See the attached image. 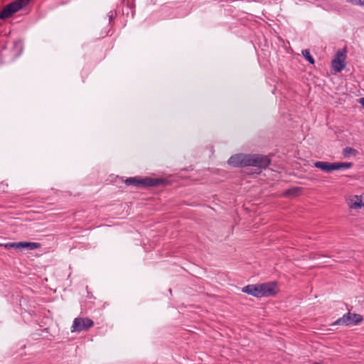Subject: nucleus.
<instances>
[{
  "label": "nucleus",
  "instance_id": "obj_21",
  "mask_svg": "<svg viewBox=\"0 0 364 364\" xmlns=\"http://www.w3.org/2000/svg\"><path fill=\"white\" fill-rule=\"evenodd\" d=\"M314 364H321V363L315 362V363H314Z\"/></svg>",
  "mask_w": 364,
  "mask_h": 364
},
{
  "label": "nucleus",
  "instance_id": "obj_19",
  "mask_svg": "<svg viewBox=\"0 0 364 364\" xmlns=\"http://www.w3.org/2000/svg\"><path fill=\"white\" fill-rule=\"evenodd\" d=\"M291 189L287 190V191L285 192L286 195H289V194L291 193Z\"/></svg>",
  "mask_w": 364,
  "mask_h": 364
},
{
  "label": "nucleus",
  "instance_id": "obj_6",
  "mask_svg": "<svg viewBox=\"0 0 364 364\" xmlns=\"http://www.w3.org/2000/svg\"><path fill=\"white\" fill-rule=\"evenodd\" d=\"M94 326V322L89 318L78 317L75 318L73 321L71 327L72 332H80L82 331H87Z\"/></svg>",
  "mask_w": 364,
  "mask_h": 364
},
{
  "label": "nucleus",
  "instance_id": "obj_9",
  "mask_svg": "<svg viewBox=\"0 0 364 364\" xmlns=\"http://www.w3.org/2000/svg\"><path fill=\"white\" fill-rule=\"evenodd\" d=\"M248 154H236L230 157L228 161L229 165L233 167L247 166Z\"/></svg>",
  "mask_w": 364,
  "mask_h": 364
},
{
  "label": "nucleus",
  "instance_id": "obj_18",
  "mask_svg": "<svg viewBox=\"0 0 364 364\" xmlns=\"http://www.w3.org/2000/svg\"><path fill=\"white\" fill-rule=\"evenodd\" d=\"M360 103L364 107V97L360 99Z\"/></svg>",
  "mask_w": 364,
  "mask_h": 364
},
{
  "label": "nucleus",
  "instance_id": "obj_17",
  "mask_svg": "<svg viewBox=\"0 0 364 364\" xmlns=\"http://www.w3.org/2000/svg\"><path fill=\"white\" fill-rule=\"evenodd\" d=\"M114 11H111L109 12L108 14V17H109V23H111L114 18Z\"/></svg>",
  "mask_w": 364,
  "mask_h": 364
},
{
  "label": "nucleus",
  "instance_id": "obj_12",
  "mask_svg": "<svg viewBox=\"0 0 364 364\" xmlns=\"http://www.w3.org/2000/svg\"><path fill=\"white\" fill-rule=\"evenodd\" d=\"M41 247V244L39 242H26V241L19 242V249L26 248L29 250H33L38 249Z\"/></svg>",
  "mask_w": 364,
  "mask_h": 364
},
{
  "label": "nucleus",
  "instance_id": "obj_16",
  "mask_svg": "<svg viewBox=\"0 0 364 364\" xmlns=\"http://www.w3.org/2000/svg\"><path fill=\"white\" fill-rule=\"evenodd\" d=\"M348 2L355 5L364 6V0H346Z\"/></svg>",
  "mask_w": 364,
  "mask_h": 364
},
{
  "label": "nucleus",
  "instance_id": "obj_10",
  "mask_svg": "<svg viewBox=\"0 0 364 364\" xmlns=\"http://www.w3.org/2000/svg\"><path fill=\"white\" fill-rule=\"evenodd\" d=\"M242 291L255 297L260 298L259 284H248L242 288Z\"/></svg>",
  "mask_w": 364,
  "mask_h": 364
},
{
  "label": "nucleus",
  "instance_id": "obj_20",
  "mask_svg": "<svg viewBox=\"0 0 364 364\" xmlns=\"http://www.w3.org/2000/svg\"><path fill=\"white\" fill-rule=\"evenodd\" d=\"M1 185L3 186H6V187L8 186L7 183H1Z\"/></svg>",
  "mask_w": 364,
  "mask_h": 364
},
{
  "label": "nucleus",
  "instance_id": "obj_2",
  "mask_svg": "<svg viewBox=\"0 0 364 364\" xmlns=\"http://www.w3.org/2000/svg\"><path fill=\"white\" fill-rule=\"evenodd\" d=\"M271 163L269 156L259 154H248L247 166H254L257 168L256 173L259 174L262 169H265Z\"/></svg>",
  "mask_w": 364,
  "mask_h": 364
},
{
  "label": "nucleus",
  "instance_id": "obj_5",
  "mask_svg": "<svg viewBox=\"0 0 364 364\" xmlns=\"http://www.w3.org/2000/svg\"><path fill=\"white\" fill-rule=\"evenodd\" d=\"M363 320L360 314L348 312L345 314L341 318L337 319L333 325L350 326L356 325L361 323Z\"/></svg>",
  "mask_w": 364,
  "mask_h": 364
},
{
  "label": "nucleus",
  "instance_id": "obj_4",
  "mask_svg": "<svg viewBox=\"0 0 364 364\" xmlns=\"http://www.w3.org/2000/svg\"><path fill=\"white\" fill-rule=\"evenodd\" d=\"M29 1L30 0H15L12 1L6 5L0 12V18L1 19L9 18L13 14L27 6Z\"/></svg>",
  "mask_w": 364,
  "mask_h": 364
},
{
  "label": "nucleus",
  "instance_id": "obj_3",
  "mask_svg": "<svg viewBox=\"0 0 364 364\" xmlns=\"http://www.w3.org/2000/svg\"><path fill=\"white\" fill-rule=\"evenodd\" d=\"M353 164L351 162H335L329 163L326 161H316L314 166L326 173H331L333 171L341 169H348L353 166Z\"/></svg>",
  "mask_w": 364,
  "mask_h": 364
},
{
  "label": "nucleus",
  "instance_id": "obj_8",
  "mask_svg": "<svg viewBox=\"0 0 364 364\" xmlns=\"http://www.w3.org/2000/svg\"><path fill=\"white\" fill-rule=\"evenodd\" d=\"M260 298L275 296L278 292L277 284L275 282L259 284Z\"/></svg>",
  "mask_w": 364,
  "mask_h": 364
},
{
  "label": "nucleus",
  "instance_id": "obj_14",
  "mask_svg": "<svg viewBox=\"0 0 364 364\" xmlns=\"http://www.w3.org/2000/svg\"><path fill=\"white\" fill-rule=\"evenodd\" d=\"M357 151L351 147H346L343 150V154L345 157H348L350 155L353 154L355 155L357 154Z\"/></svg>",
  "mask_w": 364,
  "mask_h": 364
},
{
  "label": "nucleus",
  "instance_id": "obj_7",
  "mask_svg": "<svg viewBox=\"0 0 364 364\" xmlns=\"http://www.w3.org/2000/svg\"><path fill=\"white\" fill-rule=\"evenodd\" d=\"M346 48L338 50L331 62L332 69L336 72H341L346 67Z\"/></svg>",
  "mask_w": 364,
  "mask_h": 364
},
{
  "label": "nucleus",
  "instance_id": "obj_11",
  "mask_svg": "<svg viewBox=\"0 0 364 364\" xmlns=\"http://www.w3.org/2000/svg\"><path fill=\"white\" fill-rule=\"evenodd\" d=\"M364 205V199H363L362 196H353L349 202V207L352 209H358L363 207Z\"/></svg>",
  "mask_w": 364,
  "mask_h": 364
},
{
  "label": "nucleus",
  "instance_id": "obj_13",
  "mask_svg": "<svg viewBox=\"0 0 364 364\" xmlns=\"http://www.w3.org/2000/svg\"><path fill=\"white\" fill-rule=\"evenodd\" d=\"M302 55L309 63L314 64L315 60L314 58L311 55L309 50L306 49L302 50Z\"/></svg>",
  "mask_w": 364,
  "mask_h": 364
},
{
  "label": "nucleus",
  "instance_id": "obj_15",
  "mask_svg": "<svg viewBox=\"0 0 364 364\" xmlns=\"http://www.w3.org/2000/svg\"><path fill=\"white\" fill-rule=\"evenodd\" d=\"M0 247H4L5 249H7V250H9L11 248L19 249V242L0 244Z\"/></svg>",
  "mask_w": 364,
  "mask_h": 364
},
{
  "label": "nucleus",
  "instance_id": "obj_1",
  "mask_svg": "<svg viewBox=\"0 0 364 364\" xmlns=\"http://www.w3.org/2000/svg\"><path fill=\"white\" fill-rule=\"evenodd\" d=\"M128 186H134L138 188H147L151 187H164L171 184L170 181L165 178L151 177H130L124 181Z\"/></svg>",
  "mask_w": 364,
  "mask_h": 364
}]
</instances>
